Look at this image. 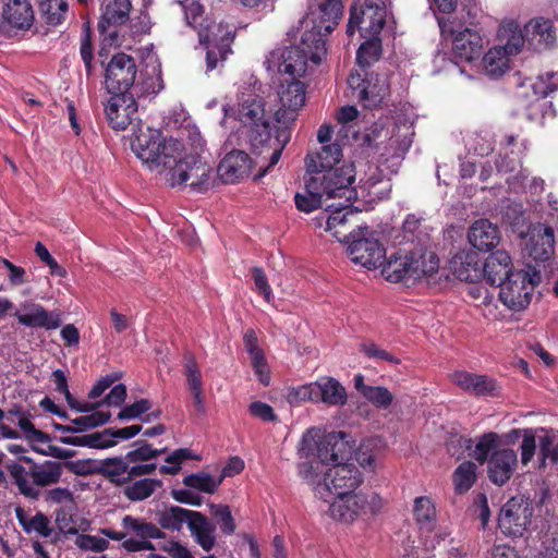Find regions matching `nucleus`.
<instances>
[{
	"label": "nucleus",
	"instance_id": "obj_1",
	"mask_svg": "<svg viewBox=\"0 0 558 558\" xmlns=\"http://www.w3.org/2000/svg\"><path fill=\"white\" fill-rule=\"evenodd\" d=\"M131 148L148 170L165 174L172 187L187 185L203 192L213 183V169L201 155L187 151L173 137L166 138L159 130L138 129L131 141Z\"/></svg>",
	"mask_w": 558,
	"mask_h": 558
},
{
	"label": "nucleus",
	"instance_id": "obj_2",
	"mask_svg": "<svg viewBox=\"0 0 558 558\" xmlns=\"http://www.w3.org/2000/svg\"><path fill=\"white\" fill-rule=\"evenodd\" d=\"M342 10L340 0H325L317 11L311 12L303 21L305 29L299 45L269 53L265 61L267 70L300 77L305 73L308 61L319 64L327 52L325 37L338 24Z\"/></svg>",
	"mask_w": 558,
	"mask_h": 558
},
{
	"label": "nucleus",
	"instance_id": "obj_3",
	"mask_svg": "<svg viewBox=\"0 0 558 558\" xmlns=\"http://www.w3.org/2000/svg\"><path fill=\"white\" fill-rule=\"evenodd\" d=\"M225 118L220 124L223 125L226 119L230 116V111L235 114L245 129L253 151L257 155L269 157L268 168L274 167L279 161L282 150L290 140V134L286 128H272L265 118V109L260 99L256 96L241 102L234 111L226 106L222 108Z\"/></svg>",
	"mask_w": 558,
	"mask_h": 558
},
{
	"label": "nucleus",
	"instance_id": "obj_4",
	"mask_svg": "<svg viewBox=\"0 0 558 558\" xmlns=\"http://www.w3.org/2000/svg\"><path fill=\"white\" fill-rule=\"evenodd\" d=\"M299 474L313 487L315 495L325 501H329L332 496L338 498L353 493L362 482L359 470L343 462L319 472L318 464L316 466L300 464Z\"/></svg>",
	"mask_w": 558,
	"mask_h": 558
},
{
	"label": "nucleus",
	"instance_id": "obj_5",
	"mask_svg": "<svg viewBox=\"0 0 558 558\" xmlns=\"http://www.w3.org/2000/svg\"><path fill=\"white\" fill-rule=\"evenodd\" d=\"M351 446L347 440V434L343 432H331L323 435L320 429L311 428L302 437L299 453L301 458L317 460L306 465L318 464V472L336 463L344 462L351 454Z\"/></svg>",
	"mask_w": 558,
	"mask_h": 558
},
{
	"label": "nucleus",
	"instance_id": "obj_6",
	"mask_svg": "<svg viewBox=\"0 0 558 558\" xmlns=\"http://www.w3.org/2000/svg\"><path fill=\"white\" fill-rule=\"evenodd\" d=\"M499 435L496 433H486L480 437L473 450V458L483 463L488 462L489 480L501 486L512 476L517 463V452L509 448H500Z\"/></svg>",
	"mask_w": 558,
	"mask_h": 558
},
{
	"label": "nucleus",
	"instance_id": "obj_7",
	"mask_svg": "<svg viewBox=\"0 0 558 558\" xmlns=\"http://www.w3.org/2000/svg\"><path fill=\"white\" fill-rule=\"evenodd\" d=\"M539 280L541 275L535 269L517 270L499 286V299L509 310L523 311L530 304L532 293Z\"/></svg>",
	"mask_w": 558,
	"mask_h": 558
},
{
	"label": "nucleus",
	"instance_id": "obj_8",
	"mask_svg": "<svg viewBox=\"0 0 558 558\" xmlns=\"http://www.w3.org/2000/svg\"><path fill=\"white\" fill-rule=\"evenodd\" d=\"M383 507V499L376 493H349L335 498L329 507L330 515L341 522H352L356 518L375 514Z\"/></svg>",
	"mask_w": 558,
	"mask_h": 558
},
{
	"label": "nucleus",
	"instance_id": "obj_9",
	"mask_svg": "<svg viewBox=\"0 0 558 558\" xmlns=\"http://www.w3.org/2000/svg\"><path fill=\"white\" fill-rule=\"evenodd\" d=\"M308 180L324 179L319 193L326 198H340L345 203L356 199L357 191L352 186L355 172L353 165H345L341 168L307 172Z\"/></svg>",
	"mask_w": 558,
	"mask_h": 558
},
{
	"label": "nucleus",
	"instance_id": "obj_10",
	"mask_svg": "<svg viewBox=\"0 0 558 558\" xmlns=\"http://www.w3.org/2000/svg\"><path fill=\"white\" fill-rule=\"evenodd\" d=\"M439 26L442 37L451 39L456 57L471 62L481 56L483 39L478 32L469 27L463 28L454 20H440Z\"/></svg>",
	"mask_w": 558,
	"mask_h": 558
},
{
	"label": "nucleus",
	"instance_id": "obj_11",
	"mask_svg": "<svg viewBox=\"0 0 558 558\" xmlns=\"http://www.w3.org/2000/svg\"><path fill=\"white\" fill-rule=\"evenodd\" d=\"M385 22L384 0H365L364 7L360 10L352 7L347 32L352 36L359 29L362 37H379Z\"/></svg>",
	"mask_w": 558,
	"mask_h": 558
},
{
	"label": "nucleus",
	"instance_id": "obj_12",
	"mask_svg": "<svg viewBox=\"0 0 558 558\" xmlns=\"http://www.w3.org/2000/svg\"><path fill=\"white\" fill-rule=\"evenodd\" d=\"M352 96L365 108L377 107L389 93L386 75L353 72L348 78Z\"/></svg>",
	"mask_w": 558,
	"mask_h": 558
},
{
	"label": "nucleus",
	"instance_id": "obj_13",
	"mask_svg": "<svg viewBox=\"0 0 558 558\" xmlns=\"http://www.w3.org/2000/svg\"><path fill=\"white\" fill-rule=\"evenodd\" d=\"M278 108L275 118L278 123L287 125L293 122L305 105V85L296 77L280 81L277 88Z\"/></svg>",
	"mask_w": 558,
	"mask_h": 558
},
{
	"label": "nucleus",
	"instance_id": "obj_14",
	"mask_svg": "<svg viewBox=\"0 0 558 558\" xmlns=\"http://www.w3.org/2000/svg\"><path fill=\"white\" fill-rule=\"evenodd\" d=\"M347 242L349 256L354 264L369 269L383 265L385 248L373 235L352 231Z\"/></svg>",
	"mask_w": 558,
	"mask_h": 558
},
{
	"label": "nucleus",
	"instance_id": "obj_15",
	"mask_svg": "<svg viewBox=\"0 0 558 558\" xmlns=\"http://www.w3.org/2000/svg\"><path fill=\"white\" fill-rule=\"evenodd\" d=\"M533 508L522 497H512L501 508L498 525L504 534L522 536L531 523Z\"/></svg>",
	"mask_w": 558,
	"mask_h": 558
},
{
	"label": "nucleus",
	"instance_id": "obj_16",
	"mask_svg": "<svg viewBox=\"0 0 558 558\" xmlns=\"http://www.w3.org/2000/svg\"><path fill=\"white\" fill-rule=\"evenodd\" d=\"M135 60L123 52L112 57L106 69V87L110 94L128 93L136 77Z\"/></svg>",
	"mask_w": 558,
	"mask_h": 558
},
{
	"label": "nucleus",
	"instance_id": "obj_17",
	"mask_svg": "<svg viewBox=\"0 0 558 558\" xmlns=\"http://www.w3.org/2000/svg\"><path fill=\"white\" fill-rule=\"evenodd\" d=\"M523 250L534 260L545 262L555 253V231L545 223L531 225L522 238Z\"/></svg>",
	"mask_w": 558,
	"mask_h": 558
},
{
	"label": "nucleus",
	"instance_id": "obj_18",
	"mask_svg": "<svg viewBox=\"0 0 558 558\" xmlns=\"http://www.w3.org/2000/svg\"><path fill=\"white\" fill-rule=\"evenodd\" d=\"M105 113L110 126L125 130L136 120L137 102L131 93L112 94L105 106Z\"/></svg>",
	"mask_w": 558,
	"mask_h": 558
},
{
	"label": "nucleus",
	"instance_id": "obj_19",
	"mask_svg": "<svg viewBox=\"0 0 558 558\" xmlns=\"http://www.w3.org/2000/svg\"><path fill=\"white\" fill-rule=\"evenodd\" d=\"M17 322L27 328L57 329L62 319L59 311H47L41 304L25 301L14 313Z\"/></svg>",
	"mask_w": 558,
	"mask_h": 558
},
{
	"label": "nucleus",
	"instance_id": "obj_20",
	"mask_svg": "<svg viewBox=\"0 0 558 558\" xmlns=\"http://www.w3.org/2000/svg\"><path fill=\"white\" fill-rule=\"evenodd\" d=\"M217 32L209 31L206 35L199 34V41L206 45V70L213 71L222 63L229 53H231V43L233 40L232 31L222 32L221 25H218Z\"/></svg>",
	"mask_w": 558,
	"mask_h": 558
},
{
	"label": "nucleus",
	"instance_id": "obj_21",
	"mask_svg": "<svg viewBox=\"0 0 558 558\" xmlns=\"http://www.w3.org/2000/svg\"><path fill=\"white\" fill-rule=\"evenodd\" d=\"M252 160L243 150H232L220 161L217 172L225 183H235L251 173Z\"/></svg>",
	"mask_w": 558,
	"mask_h": 558
},
{
	"label": "nucleus",
	"instance_id": "obj_22",
	"mask_svg": "<svg viewBox=\"0 0 558 558\" xmlns=\"http://www.w3.org/2000/svg\"><path fill=\"white\" fill-rule=\"evenodd\" d=\"M512 272L511 257L504 250L492 253L482 267V276L492 286L502 284Z\"/></svg>",
	"mask_w": 558,
	"mask_h": 558
},
{
	"label": "nucleus",
	"instance_id": "obj_23",
	"mask_svg": "<svg viewBox=\"0 0 558 558\" xmlns=\"http://www.w3.org/2000/svg\"><path fill=\"white\" fill-rule=\"evenodd\" d=\"M450 380L462 390L477 396L493 395L497 389L493 378L465 371H454Z\"/></svg>",
	"mask_w": 558,
	"mask_h": 558
},
{
	"label": "nucleus",
	"instance_id": "obj_24",
	"mask_svg": "<svg viewBox=\"0 0 558 558\" xmlns=\"http://www.w3.org/2000/svg\"><path fill=\"white\" fill-rule=\"evenodd\" d=\"M469 242L478 251L488 252L495 248L500 241L498 228L487 219L476 220L468 233Z\"/></svg>",
	"mask_w": 558,
	"mask_h": 558
},
{
	"label": "nucleus",
	"instance_id": "obj_25",
	"mask_svg": "<svg viewBox=\"0 0 558 558\" xmlns=\"http://www.w3.org/2000/svg\"><path fill=\"white\" fill-rule=\"evenodd\" d=\"M2 17L12 27L28 29L34 22V10L28 0H7Z\"/></svg>",
	"mask_w": 558,
	"mask_h": 558
},
{
	"label": "nucleus",
	"instance_id": "obj_26",
	"mask_svg": "<svg viewBox=\"0 0 558 558\" xmlns=\"http://www.w3.org/2000/svg\"><path fill=\"white\" fill-rule=\"evenodd\" d=\"M412 268V281L421 280L422 278L429 279L439 269V258L435 252L426 248H416L409 252Z\"/></svg>",
	"mask_w": 558,
	"mask_h": 558
},
{
	"label": "nucleus",
	"instance_id": "obj_27",
	"mask_svg": "<svg viewBox=\"0 0 558 558\" xmlns=\"http://www.w3.org/2000/svg\"><path fill=\"white\" fill-rule=\"evenodd\" d=\"M453 275L461 281L474 282L482 277L478 256L474 252H460L451 260Z\"/></svg>",
	"mask_w": 558,
	"mask_h": 558
},
{
	"label": "nucleus",
	"instance_id": "obj_28",
	"mask_svg": "<svg viewBox=\"0 0 558 558\" xmlns=\"http://www.w3.org/2000/svg\"><path fill=\"white\" fill-rule=\"evenodd\" d=\"M317 403L323 402L329 407H341L347 403L345 388L333 377H323L315 381Z\"/></svg>",
	"mask_w": 558,
	"mask_h": 558
},
{
	"label": "nucleus",
	"instance_id": "obj_29",
	"mask_svg": "<svg viewBox=\"0 0 558 558\" xmlns=\"http://www.w3.org/2000/svg\"><path fill=\"white\" fill-rule=\"evenodd\" d=\"M189 530L196 543L206 551L214 548L216 544V525L201 512H193L189 520Z\"/></svg>",
	"mask_w": 558,
	"mask_h": 558
},
{
	"label": "nucleus",
	"instance_id": "obj_30",
	"mask_svg": "<svg viewBox=\"0 0 558 558\" xmlns=\"http://www.w3.org/2000/svg\"><path fill=\"white\" fill-rule=\"evenodd\" d=\"M22 461L32 463L29 475L33 482L37 486H50L57 484L62 475V465L56 461H45L44 463H35L29 457H22Z\"/></svg>",
	"mask_w": 558,
	"mask_h": 558
},
{
	"label": "nucleus",
	"instance_id": "obj_31",
	"mask_svg": "<svg viewBox=\"0 0 558 558\" xmlns=\"http://www.w3.org/2000/svg\"><path fill=\"white\" fill-rule=\"evenodd\" d=\"M410 253L391 255L388 260L383 263L381 274L386 280L391 282L412 281V268Z\"/></svg>",
	"mask_w": 558,
	"mask_h": 558
},
{
	"label": "nucleus",
	"instance_id": "obj_32",
	"mask_svg": "<svg viewBox=\"0 0 558 558\" xmlns=\"http://www.w3.org/2000/svg\"><path fill=\"white\" fill-rule=\"evenodd\" d=\"M342 149L338 144L325 145L319 151L307 154L305 166L307 172L335 169L333 166L340 161Z\"/></svg>",
	"mask_w": 558,
	"mask_h": 558
},
{
	"label": "nucleus",
	"instance_id": "obj_33",
	"mask_svg": "<svg viewBox=\"0 0 558 558\" xmlns=\"http://www.w3.org/2000/svg\"><path fill=\"white\" fill-rule=\"evenodd\" d=\"M351 203L340 202L339 206L333 208V205H329L328 209L331 213L326 219V231L332 233L335 238L341 241V236L348 240L349 234H345L347 225L350 222V218H353L356 214L351 206Z\"/></svg>",
	"mask_w": 558,
	"mask_h": 558
},
{
	"label": "nucleus",
	"instance_id": "obj_34",
	"mask_svg": "<svg viewBox=\"0 0 558 558\" xmlns=\"http://www.w3.org/2000/svg\"><path fill=\"white\" fill-rule=\"evenodd\" d=\"M324 179L305 180L304 193H296L294 196L296 208L304 213H312L322 207L326 199L318 190L322 187Z\"/></svg>",
	"mask_w": 558,
	"mask_h": 558
},
{
	"label": "nucleus",
	"instance_id": "obj_35",
	"mask_svg": "<svg viewBox=\"0 0 558 558\" xmlns=\"http://www.w3.org/2000/svg\"><path fill=\"white\" fill-rule=\"evenodd\" d=\"M413 512L422 534H429L435 531L436 509L428 497H417L414 500Z\"/></svg>",
	"mask_w": 558,
	"mask_h": 558
},
{
	"label": "nucleus",
	"instance_id": "obj_36",
	"mask_svg": "<svg viewBox=\"0 0 558 558\" xmlns=\"http://www.w3.org/2000/svg\"><path fill=\"white\" fill-rule=\"evenodd\" d=\"M526 35L531 36V40L537 43L541 48H549L556 41V35L551 21L537 19L531 21L526 27Z\"/></svg>",
	"mask_w": 558,
	"mask_h": 558
},
{
	"label": "nucleus",
	"instance_id": "obj_37",
	"mask_svg": "<svg viewBox=\"0 0 558 558\" xmlns=\"http://www.w3.org/2000/svg\"><path fill=\"white\" fill-rule=\"evenodd\" d=\"M130 11V0H106L99 28H105V22L112 25L124 24L129 20Z\"/></svg>",
	"mask_w": 558,
	"mask_h": 558
},
{
	"label": "nucleus",
	"instance_id": "obj_38",
	"mask_svg": "<svg viewBox=\"0 0 558 558\" xmlns=\"http://www.w3.org/2000/svg\"><path fill=\"white\" fill-rule=\"evenodd\" d=\"M483 70L490 77H499L509 69V58L500 47H494L483 58Z\"/></svg>",
	"mask_w": 558,
	"mask_h": 558
},
{
	"label": "nucleus",
	"instance_id": "obj_39",
	"mask_svg": "<svg viewBox=\"0 0 558 558\" xmlns=\"http://www.w3.org/2000/svg\"><path fill=\"white\" fill-rule=\"evenodd\" d=\"M38 5L46 23L52 26L60 25L69 10L66 0H38Z\"/></svg>",
	"mask_w": 558,
	"mask_h": 558
},
{
	"label": "nucleus",
	"instance_id": "obj_40",
	"mask_svg": "<svg viewBox=\"0 0 558 558\" xmlns=\"http://www.w3.org/2000/svg\"><path fill=\"white\" fill-rule=\"evenodd\" d=\"M162 483L156 478H142L125 486L123 494L132 501H141L150 497Z\"/></svg>",
	"mask_w": 558,
	"mask_h": 558
},
{
	"label": "nucleus",
	"instance_id": "obj_41",
	"mask_svg": "<svg viewBox=\"0 0 558 558\" xmlns=\"http://www.w3.org/2000/svg\"><path fill=\"white\" fill-rule=\"evenodd\" d=\"M142 428V425H131L119 429L106 428L101 432H98V448L104 449L113 447L117 445L116 439H131L140 434Z\"/></svg>",
	"mask_w": 558,
	"mask_h": 558
},
{
	"label": "nucleus",
	"instance_id": "obj_42",
	"mask_svg": "<svg viewBox=\"0 0 558 558\" xmlns=\"http://www.w3.org/2000/svg\"><path fill=\"white\" fill-rule=\"evenodd\" d=\"M130 462L124 458L107 459L102 463L104 474L119 485L130 482Z\"/></svg>",
	"mask_w": 558,
	"mask_h": 558
},
{
	"label": "nucleus",
	"instance_id": "obj_43",
	"mask_svg": "<svg viewBox=\"0 0 558 558\" xmlns=\"http://www.w3.org/2000/svg\"><path fill=\"white\" fill-rule=\"evenodd\" d=\"M193 512L181 507H171L159 514L158 522L162 529L180 531L185 522L189 524Z\"/></svg>",
	"mask_w": 558,
	"mask_h": 558
},
{
	"label": "nucleus",
	"instance_id": "obj_44",
	"mask_svg": "<svg viewBox=\"0 0 558 558\" xmlns=\"http://www.w3.org/2000/svg\"><path fill=\"white\" fill-rule=\"evenodd\" d=\"M11 416H16L19 427L27 437H31L33 440L38 442L49 441V435L35 428L31 421V415L27 412L21 410L20 408H14L7 412L5 420H10Z\"/></svg>",
	"mask_w": 558,
	"mask_h": 558
},
{
	"label": "nucleus",
	"instance_id": "obj_45",
	"mask_svg": "<svg viewBox=\"0 0 558 558\" xmlns=\"http://www.w3.org/2000/svg\"><path fill=\"white\" fill-rule=\"evenodd\" d=\"M380 441L372 438L363 441L356 452V461L363 469L374 471L378 464L380 451L377 448Z\"/></svg>",
	"mask_w": 558,
	"mask_h": 558
},
{
	"label": "nucleus",
	"instance_id": "obj_46",
	"mask_svg": "<svg viewBox=\"0 0 558 558\" xmlns=\"http://www.w3.org/2000/svg\"><path fill=\"white\" fill-rule=\"evenodd\" d=\"M123 527L133 531L137 536L142 538H154L159 539L165 537V533L155 524L143 522L131 515H125L122 519Z\"/></svg>",
	"mask_w": 558,
	"mask_h": 558
},
{
	"label": "nucleus",
	"instance_id": "obj_47",
	"mask_svg": "<svg viewBox=\"0 0 558 558\" xmlns=\"http://www.w3.org/2000/svg\"><path fill=\"white\" fill-rule=\"evenodd\" d=\"M476 480V465L466 461L460 464L453 473L456 490L460 494L468 492Z\"/></svg>",
	"mask_w": 558,
	"mask_h": 558
},
{
	"label": "nucleus",
	"instance_id": "obj_48",
	"mask_svg": "<svg viewBox=\"0 0 558 558\" xmlns=\"http://www.w3.org/2000/svg\"><path fill=\"white\" fill-rule=\"evenodd\" d=\"M16 517L19 519L20 524L27 533L35 531L44 537H48L52 533V530L49 526L48 518L41 512H38L29 520H26L24 518L23 510L16 509Z\"/></svg>",
	"mask_w": 558,
	"mask_h": 558
},
{
	"label": "nucleus",
	"instance_id": "obj_49",
	"mask_svg": "<svg viewBox=\"0 0 558 558\" xmlns=\"http://www.w3.org/2000/svg\"><path fill=\"white\" fill-rule=\"evenodd\" d=\"M221 480H217L208 473L198 472L186 475L183 484L187 487L201 490L207 494H214L219 487Z\"/></svg>",
	"mask_w": 558,
	"mask_h": 558
},
{
	"label": "nucleus",
	"instance_id": "obj_50",
	"mask_svg": "<svg viewBox=\"0 0 558 558\" xmlns=\"http://www.w3.org/2000/svg\"><path fill=\"white\" fill-rule=\"evenodd\" d=\"M366 41L361 45L356 52V61L361 68L369 66L380 54L379 37H365Z\"/></svg>",
	"mask_w": 558,
	"mask_h": 558
},
{
	"label": "nucleus",
	"instance_id": "obj_51",
	"mask_svg": "<svg viewBox=\"0 0 558 558\" xmlns=\"http://www.w3.org/2000/svg\"><path fill=\"white\" fill-rule=\"evenodd\" d=\"M7 470L14 480V483L19 487L21 494L31 498L37 497L38 492L32 484H29L27 480V472L23 465L11 462L7 464Z\"/></svg>",
	"mask_w": 558,
	"mask_h": 558
},
{
	"label": "nucleus",
	"instance_id": "obj_52",
	"mask_svg": "<svg viewBox=\"0 0 558 558\" xmlns=\"http://www.w3.org/2000/svg\"><path fill=\"white\" fill-rule=\"evenodd\" d=\"M183 371L190 391L204 389L202 372L193 354L184 355Z\"/></svg>",
	"mask_w": 558,
	"mask_h": 558
},
{
	"label": "nucleus",
	"instance_id": "obj_53",
	"mask_svg": "<svg viewBox=\"0 0 558 558\" xmlns=\"http://www.w3.org/2000/svg\"><path fill=\"white\" fill-rule=\"evenodd\" d=\"M554 76L553 73H547L546 76H537L535 80L527 78L520 85L522 89L520 95L527 96L525 88H532L533 95L536 99L546 97L548 94L555 90V86L548 83L546 80H550Z\"/></svg>",
	"mask_w": 558,
	"mask_h": 558
},
{
	"label": "nucleus",
	"instance_id": "obj_54",
	"mask_svg": "<svg viewBox=\"0 0 558 558\" xmlns=\"http://www.w3.org/2000/svg\"><path fill=\"white\" fill-rule=\"evenodd\" d=\"M209 507L210 512L216 518L221 532L226 535L233 534L235 532L236 525L229 506L211 504Z\"/></svg>",
	"mask_w": 558,
	"mask_h": 558
},
{
	"label": "nucleus",
	"instance_id": "obj_55",
	"mask_svg": "<svg viewBox=\"0 0 558 558\" xmlns=\"http://www.w3.org/2000/svg\"><path fill=\"white\" fill-rule=\"evenodd\" d=\"M364 398L378 409H388L392 401L393 395L383 386H372L364 389Z\"/></svg>",
	"mask_w": 558,
	"mask_h": 558
},
{
	"label": "nucleus",
	"instance_id": "obj_56",
	"mask_svg": "<svg viewBox=\"0 0 558 558\" xmlns=\"http://www.w3.org/2000/svg\"><path fill=\"white\" fill-rule=\"evenodd\" d=\"M287 400L290 404H299L307 401L317 403L315 381L291 388L288 391Z\"/></svg>",
	"mask_w": 558,
	"mask_h": 558
},
{
	"label": "nucleus",
	"instance_id": "obj_57",
	"mask_svg": "<svg viewBox=\"0 0 558 558\" xmlns=\"http://www.w3.org/2000/svg\"><path fill=\"white\" fill-rule=\"evenodd\" d=\"M75 545L85 551L101 553L109 548V541L96 535L80 534L75 538Z\"/></svg>",
	"mask_w": 558,
	"mask_h": 558
},
{
	"label": "nucleus",
	"instance_id": "obj_58",
	"mask_svg": "<svg viewBox=\"0 0 558 558\" xmlns=\"http://www.w3.org/2000/svg\"><path fill=\"white\" fill-rule=\"evenodd\" d=\"M111 417L109 411H98L72 420V423L80 427V430L95 428L106 424Z\"/></svg>",
	"mask_w": 558,
	"mask_h": 558
},
{
	"label": "nucleus",
	"instance_id": "obj_59",
	"mask_svg": "<svg viewBox=\"0 0 558 558\" xmlns=\"http://www.w3.org/2000/svg\"><path fill=\"white\" fill-rule=\"evenodd\" d=\"M192 451L189 449H177L166 458V462L171 465H162L160 472L163 474H177L180 471V465L183 461L192 459Z\"/></svg>",
	"mask_w": 558,
	"mask_h": 558
},
{
	"label": "nucleus",
	"instance_id": "obj_60",
	"mask_svg": "<svg viewBox=\"0 0 558 558\" xmlns=\"http://www.w3.org/2000/svg\"><path fill=\"white\" fill-rule=\"evenodd\" d=\"M151 409V402L148 399H141L130 405L124 407L119 413L118 418L129 421L142 416Z\"/></svg>",
	"mask_w": 558,
	"mask_h": 558
},
{
	"label": "nucleus",
	"instance_id": "obj_61",
	"mask_svg": "<svg viewBox=\"0 0 558 558\" xmlns=\"http://www.w3.org/2000/svg\"><path fill=\"white\" fill-rule=\"evenodd\" d=\"M165 449H154L148 444H143L138 448L129 451L125 454V460L130 463L138 462V461H148L150 459L157 458L160 456Z\"/></svg>",
	"mask_w": 558,
	"mask_h": 558
},
{
	"label": "nucleus",
	"instance_id": "obj_62",
	"mask_svg": "<svg viewBox=\"0 0 558 558\" xmlns=\"http://www.w3.org/2000/svg\"><path fill=\"white\" fill-rule=\"evenodd\" d=\"M251 272L254 280L255 290L263 295L266 302L269 303L272 300V290L268 283L264 270L259 267H253Z\"/></svg>",
	"mask_w": 558,
	"mask_h": 558
},
{
	"label": "nucleus",
	"instance_id": "obj_63",
	"mask_svg": "<svg viewBox=\"0 0 558 558\" xmlns=\"http://www.w3.org/2000/svg\"><path fill=\"white\" fill-rule=\"evenodd\" d=\"M361 351L369 359L383 360L393 364H398L399 359L395 357L388 351L379 348L374 342H365L361 344Z\"/></svg>",
	"mask_w": 558,
	"mask_h": 558
},
{
	"label": "nucleus",
	"instance_id": "obj_64",
	"mask_svg": "<svg viewBox=\"0 0 558 558\" xmlns=\"http://www.w3.org/2000/svg\"><path fill=\"white\" fill-rule=\"evenodd\" d=\"M250 413L264 422H276L278 416L276 415L274 409L262 401H254L248 405Z\"/></svg>",
	"mask_w": 558,
	"mask_h": 558
}]
</instances>
